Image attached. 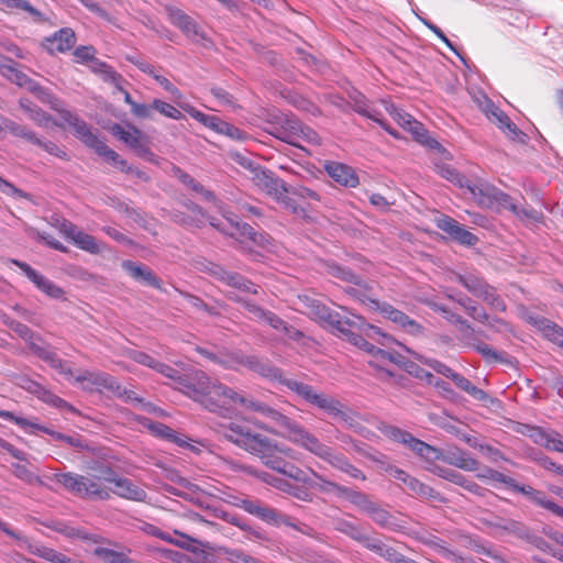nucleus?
I'll list each match as a JSON object with an SVG mask.
<instances>
[{"instance_id":"obj_9","label":"nucleus","mask_w":563,"mask_h":563,"mask_svg":"<svg viewBox=\"0 0 563 563\" xmlns=\"http://www.w3.org/2000/svg\"><path fill=\"white\" fill-rule=\"evenodd\" d=\"M263 130L285 143L297 146L296 131H300L299 120L291 113L279 110L268 112Z\"/></svg>"},{"instance_id":"obj_12","label":"nucleus","mask_w":563,"mask_h":563,"mask_svg":"<svg viewBox=\"0 0 563 563\" xmlns=\"http://www.w3.org/2000/svg\"><path fill=\"white\" fill-rule=\"evenodd\" d=\"M110 131L113 136L118 140L126 144L130 148H132L136 155L148 161H155V154L150 150V147L143 141V133L140 129L132 124H126L125 126L119 123H114Z\"/></svg>"},{"instance_id":"obj_29","label":"nucleus","mask_w":563,"mask_h":563,"mask_svg":"<svg viewBox=\"0 0 563 563\" xmlns=\"http://www.w3.org/2000/svg\"><path fill=\"white\" fill-rule=\"evenodd\" d=\"M353 285V287L345 289L346 294L360 300L362 303L367 305L372 309L378 310L382 302L372 296L373 284L361 277V283Z\"/></svg>"},{"instance_id":"obj_16","label":"nucleus","mask_w":563,"mask_h":563,"mask_svg":"<svg viewBox=\"0 0 563 563\" xmlns=\"http://www.w3.org/2000/svg\"><path fill=\"white\" fill-rule=\"evenodd\" d=\"M183 206L187 209L186 213L174 211L172 213L173 221L185 228H201L206 223L207 212L191 200L183 201Z\"/></svg>"},{"instance_id":"obj_26","label":"nucleus","mask_w":563,"mask_h":563,"mask_svg":"<svg viewBox=\"0 0 563 563\" xmlns=\"http://www.w3.org/2000/svg\"><path fill=\"white\" fill-rule=\"evenodd\" d=\"M311 474L317 481V482L310 481L309 485L311 487H316L324 493L335 492L339 496L346 498L350 503H352V500L354 499L355 495L358 492V490L352 489L350 487L340 485L335 482L329 481L314 471H311Z\"/></svg>"},{"instance_id":"obj_1","label":"nucleus","mask_w":563,"mask_h":563,"mask_svg":"<svg viewBox=\"0 0 563 563\" xmlns=\"http://www.w3.org/2000/svg\"><path fill=\"white\" fill-rule=\"evenodd\" d=\"M155 371L175 384V388L199 402L210 412L222 417H231L236 407L257 412L267 419L275 434L288 439L317 457L329 463L333 468L349 475L352 478L366 481V475L341 452L322 443L313 433L308 431L298 421L286 413L263 401L255 400L242 391H238L218 379H212L205 372L192 369L180 373L178 369L158 362Z\"/></svg>"},{"instance_id":"obj_2","label":"nucleus","mask_w":563,"mask_h":563,"mask_svg":"<svg viewBox=\"0 0 563 563\" xmlns=\"http://www.w3.org/2000/svg\"><path fill=\"white\" fill-rule=\"evenodd\" d=\"M250 371L272 382H278L294 391L298 397L312 407H316L333 418L350 423L353 418L349 411L343 410V404L334 397L318 391L309 384L297 379L285 378L282 369L255 355H246L244 366Z\"/></svg>"},{"instance_id":"obj_36","label":"nucleus","mask_w":563,"mask_h":563,"mask_svg":"<svg viewBox=\"0 0 563 563\" xmlns=\"http://www.w3.org/2000/svg\"><path fill=\"white\" fill-rule=\"evenodd\" d=\"M402 489L407 494L422 499L438 500L440 498V494L438 492L412 476L407 479Z\"/></svg>"},{"instance_id":"obj_62","label":"nucleus","mask_w":563,"mask_h":563,"mask_svg":"<svg viewBox=\"0 0 563 563\" xmlns=\"http://www.w3.org/2000/svg\"><path fill=\"white\" fill-rule=\"evenodd\" d=\"M417 358L428 365L429 367H431L433 371H435L438 374H441L450 379H452V377L454 376V374L456 372H454L451 367H449L448 365H445L444 363L438 361V360H434V358H430V357H426V356H422V355H418Z\"/></svg>"},{"instance_id":"obj_21","label":"nucleus","mask_w":563,"mask_h":563,"mask_svg":"<svg viewBox=\"0 0 563 563\" xmlns=\"http://www.w3.org/2000/svg\"><path fill=\"white\" fill-rule=\"evenodd\" d=\"M527 320L530 324H532L538 331L542 333V335L558 345L563 350V328L553 321L538 314H530L527 317Z\"/></svg>"},{"instance_id":"obj_43","label":"nucleus","mask_w":563,"mask_h":563,"mask_svg":"<svg viewBox=\"0 0 563 563\" xmlns=\"http://www.w3.org/2000/svg\"><path fill=\"white\" fill-rule=\"evenodd\" d=\"M389 351H385L376 346L372 355L373 360L368 362V365L377 372V376L382 379L394 376V373L385 366L387 363H389Z\"/></svg>"},{"instance_id":"obj_40","label":"nucleus","mask_w":563,"mask_h":563,"mask_svg":"<svg viewBox=\"0 0 563 563\" xmlns=\"http://www.w3.org/2000/svg\"><path fill=\"white\" fill-rule=\"evenodd\" d=\"M510 489L514 492L520 493L525 495L530 501L536 505L547 509L551 499L547 498L545 494L541 490H538L529 485H520L512 478V484L509 485Z\"/></svg>"},{"instance_id":"obj_37","label":"nucleus","mask_w":563,"mask_h":563,"mask_svg":"<svg viewBox=\"0 0 563 563\" xmlns=\"http://www.w3.org/2000/svg\"><path fill=\"white\" fill-rule=\"evenodd\" d=\"M173 175L178 178L179 181H181L185 186L201 195L205 200L210 202L216 201V196L212 191L206 189L199 181H197L194 177H191L179 167H173Z\"/></svg>"},{"instance_id":"obj_64","label":"nucleus","mask_w":563,"mask_h":563,"mask_svg":"<svg viewBox=\"0 0 563 563\" xmlns=\"http://www.w3.org/2000/svg\"><path fill=\"white\" fill-rule=\"evenodd\" d=\"M434 221L437 227L451 238H453L455 231L460 228V223L456 220L445 214H439Z\"/></svg>"},{"instance_id":"obj_57","label":"nucleus","mask_w":563,"mask_h":563,"mask_svg":"<svg viewBox=\"0 0 563 563\" xmlns=\"http://www.w3.org/2000/svg\"><path fill=\"white\" fill-rule=\"evenodd\" d=\"M93 553L107 563H134L124 553L117 552L107 548L98 547L95 549Z\"/></svg>"},{"instance_id":"obj_5","label":"nucleus","mask_w":563,"mask_h":563,"mask_svg":"<svg viewBox=\"0 0 563 563\" xmlns=\"http://www.w3.org/2000/svg\"><path fill=\"white\" fill-rule=\"evenodd\" d=\"M316 308L317 316L321 320H324L333 330H336L346 340L350 339V333H353L354 329H357L364 331L371 339L382 336L386 341H391V338L382 333L379 328L368 324L361 316L352 314V318H343L340 313L330 311L324 306L318 305Z\"/></svg>"},{"instance_id":"obj_35","label":"nucleus","mask_w":563,"mask_h":563,"mask_svg":"<svg viewBox=\"0 0 563 563\" xmlns=\"http://www.w3.org/2000/svg\"><path fill=\"white\" fill-rule=\"evenodd\" d=\"M111 497V489L100 483L97 477L85 476L81 498L93 500H108Z\"/></svg>"},{"instance_id":"obj_7","label":"nucleus","mask_w":563,"mask_h":563,"mask_svg":"<svg viewBox=\"0 0 563 563\" xmlns=\"http://www.w3.org/2000/svg\"><path fill=\"white\" fill-rule=\"evenodd\" d=\"M76 382L80 383L84 389L90 391H101L104 389L128 401L141 400L135 396L134 391L122 387L113 376L103 372L84 371L76 376Z\"/></svg>"},{"instance_id":"obj_33","label":"nucleus","mask_w":563,"mask_h":563,"mask_svg":"<svg viewBox=\"0 0 563 563\" xmlns=\"http://www.w3.org/2000/svg\"><path fill=\"white\" fill-rule=\"evenodd\" d=\"M441 476L443 478H446L450 482L463 487L464 489H466L467 492H470L476 496L485 497L486 494L488 493V490L486 488H484V487L479 486L478 484H476L475 482L466 478L463 474H461L454 470L442 471Z\"/></svg>"},{"instance_id":"obj_63","label":"nucleus","mask_w":563,"mask_h":563,"mask_svg":"<svg viewBox=\"0 0 563 563\" xmlns=\"http://www.w3.org/2000/svg\"><path fill=\"white\" fill-rule=\"evenodd\" d=\"M153 108L166 118L174 120H181L184 118L183 113L177 108L159 99L153 100Z\"/></svg>"},{"instance_id":"obj_31","label":"nucleus","mask_w":563,"mask_h":563,"mask_svg":"<svg viewBox=\"0 0 563 563\" xmlns=\"http://www.w3.org/2000/svg\"><path fill=\"white\" fill-rule=\"evenodd\" d=\"M60 484L66 490L73 495L80 497L82 496V487L85 485V476L76 473H55L48 477Z\"/></svg>"},{"instance_id":"obj_44","label":"nucleus","mask_w":563,"mask_h":563,"mask_svg":"<svg viewBox=\"0 0 563 563\" xmlns=\"http://www.w3.org/2000/svg\"><path fill=\"white\" fill-rule=\"evenodd\" d=\"M536 442L555 452H563V440L556 432H545L540 428L534 429Z\"/></svg>"},{"instance_id":"obj_50","label":"nucleus","mask_w":563,"mask_h":563,"mask_svg":"<svg viewBox=\"0 0 563 563\" xmlns=\"http://www.w3.org/2000/svg\"><path fill=\"white\" fill-rule=\"evenodd\" d=\"M40 358L47 363L52 368L58 371L62 375L71 376V371L68 364L60 360L54 351L46 347Z\"/></svg>"},{"instance_id":"obj_22","label":"nucleus","mask_w":563,"mask_h":563,"mask_svg":"<svg viewBox=\"0 0 563 563\" xmlns=\"http://www.w3.org/2000/svg\"><path fill=\"white\" fill-rule=\"evenodd\" d=\"M122 268L136 282L162 290V282L155 273L144 264L133 261H123Z\"/></svg>"},{"instance_id":"obj_13","label":"nucleus","mask_w":563,"mask_h":563,"mask_svg":"<svg viewBox=\"0 0 563 563\" xmlns=\"http://www.w3.org/2000/svg\"><path fill=\"white\" fill-rule=\"evenodd\" d=\"M360 510L365 512L376 525L393 531H398L402 527L397 523L396 519L378 504L373 501L368 495L357 492L352 503Z\"/></svg>"},{"instance_id":"obj_54","label":"nucleus","mask_w":563,"mask_h":563,"mask_svg":"<svg viewBox=\"0 0 563 563\" xmlns=\"http://www.w3.org/2000/svg\"><path fill=\"white\" fill-rule=\"evenodd\" d=\"M13 474L29 485L46 486L44 481L24 464H13Z\"/></svg>"},{"instance_id":"obj_10","label":"nucleus","mask_w":563,"mask_h":563,"mask_svg":"<svg viewBox=\"0 0 563 563\" xmlns=\"http://www.w3.org/2000/svg\"><path fill=\"white\" fill-rule=\"evenodd\" d=\"M218 432L251 454L261 446V441L264 438L263 434L253 432L247 426L233 421L221 423Z\"/></svg>"},{"instance_id":"obj_58","label":"nucleus","mask_w":563,"mask_h":563,"mask_svg":"<svg viewBox=\"0 0 563 563\" xmlns=\"http://www.w3.org/2000/svg\"><path fill=\"white\" fill-rule=\"evenodd\" d=\"M477 478L479 479H488L496 483L505 484L507 487H509L510 484H512V477L507 476L494 468L490 467H484L482 468L477 474Z\"/></svg>"},{"instance_id":"obj_55","label":"nucleus","mask_w":563,"mask_h":563,"mask_svg":"<svg viewBox=\"0 0 563 563\" xmlns=\"http://www.w3.org/2000/svg\"><path fill=\"white\" fill-rule=\"evenodd\" d=\"M223 554L225 560L230 563H265L241 549L224 548Z\"/></svg>"},{"instance_id":"obj_15","label":"nucleus","mask_w":563,"mask_h":563,"mask_svg":"<svg viewBox=\"0 0 563 563\" xmlns=\"http://www.w3.org/2000/svg\"><path fill=\"white\" fill-rule=\"evenodd\" d=\"M202 271L208 273L217 280L242 292L257 295L260 291L258 285L252 283L250 279L239 273L227 271L219 264L208 262L203 265Z\"/></svg>"},{"instance_id":"obj_38","label":"nucleus","mask_w":563,"mask_h":563,"mask_svg":"<svg viewBox=\"0 0 563 563\" xmlns=\"http://www.w3.org/2000/svg\"><path fill=\"white\" fill-rule=\"evenodd\" d=\"M246 355L241 351H231L228 349H219L217 364L224 369L239 371L244 366Z\"/></svg>"},{"instance_id":"obj_25","label":"nucleus","mask_w":563,"mask_h":563,"mask_svg":"<svg viewBox=\"0 0 563 563\" xmlns=\"http://www.w3.org/2000/svg\"><path fill=\"white\" fill-rule=\"evenodd\" d=\"M334 529L349 537L350 539L354 540L355 542L362 544L365 549L367 548V544H369L371 540L373 539L372 536H368L364 532V529L362 526H360L356 522L346 520L344 518H336L333 521Z\"/></svg>"},{"instance_id":"obj_23","label":"nucleus","mask_w":563,"mask_h":563,"mask_svg":"<svg viewBox=\"0 0 563 563\" xmlns=\"http://www.w3.org/2000/svg\"><path fill=\"white\" fill-rule=\"evenodd\" d=\"M324 169L328 175L341 186L355 188L360 183L355 170L345 164L325 162Z\"/></svg>"},{"instance_id":"obj_18","label":"nucleus","mask_w":563,"mask_h":563,"mask_svg":"<svg viewBox=\"0 0 563 563\" xmlns=\"http://www.w3.org/2000/svg\"><path fill=\"white\" fill-rule=\"evenodd\" d=\"M60 118L65 123L74 129L75 136L81 140L92 150H95V147L101 142V140H99L98 136L92 132L90 126L71 111H62Z\"/></svg>"},{"instance_id":"obj_34","label":"nucleus","mask_w":563,"mask_h":563,"mask_svg":"<svg viewBox=\"0 0 563 563\" xmlns=\"http://www.w3.org/2000/svg\"><path fill=\"white\" fill-rule=\"evenodd\" d=\"M19 106L22 110L25 111L29 119L41 128H47L53 122V118L51 114L42 110L38 106L33 103L29 99H20Z\"/></svg>"},{"instance_id":"obj_39","label":"nucleus","mask_w":563,"mask_h":563,"mask_svg":"<svg viewBox=\"0 0 563 563\" xmlns=\"http://www.w3.org/2000/svg\"><path fill=\"white\" fill-rule=\"evenodd\" d=\"M366 549L384 558L389 563H401L405 558V555L399 553L396 549L385 544L382 540L375 537H373Z\"/></svg>"},{"instance_id":"obj_32","label":"nucleus","mask_w":563,"mask_h":563,"mask_svg":"<svg viewBox=\"0 0 563 563\" xmlns=\"http://www.w3.org/2000/svg\"><path fill=\"white\" fill-rule=\"evenodd\" d=\"M258 184L276 200L283 198L284 194L287 191L285 187V183L276 177L272 172L262 170L256 174Z\"/></svg>"},{"instance_id":"obj_52","label":"nucleus","mask_w":563,"mask_h":563,"mask_svg":"<svg viewBox=\"0 0 563 563\" xmlns=\"http://www.w3.org/2000/svg\"><path fill=\"white\" fill-rule=\"evenodd\" d=\"M327 272L329 275L339 278L343 282L350 283V284H358L361 283V277L356 274H354L349 268L341 266L336 263H330L327 265Z\"/></svg>"},{"instance_id":"obj_47","label":"nucleus","mask_w":563,"mask_h":563,"mask_svg":"<svg viewBox=\"0 0 563 563\" xmlns=\"http://www.w3.org/2000/svg\"><path fill=\"white\" fill-rule=\"evenodd\" d=\"M435 172L443 178L448 179L449 181L457 185L460 188H465L467 185L468 178L464 175H461L454 167H452L449 164H437L435 165Z\"/></svg>"},{"instance_id":"obj_24","label":"nucleus","mask_w":563,"mask_h":563,"mask_svg":"<svg viewBox=\"0 0 563 563\" xmlns=\"http://www.w3.org/2000/svg\"><path fill=\"white\" fill-rule=\"evenodd\" d=\"M350 100L352 102V108L355 112L377 122L389 134L397 136L396 132L393 129H390L389 125L383 119L379 118L380 113L376 110L371 109L364 95H362L358 91H353L350 93Z\"/></svg>"},{"instance_id":"obj_6","label":"nucleus","mask_w":563,"mask_h":563,"mask_svg":"<svg viewBox=\"0 0 563 563\" xmlns=\"http://www.w3.org/2000/svg\"><path fill=\"white\" fill-rule=\"evenodd\" d=\"M455 280L461 284L468 292L477 297L492 309L505 312L507 305L499 296L496 288L489 285L483 276L474 272H466L464 274H455Z\"/></svg>"},{"instance_id":"obj_4","label":"nucleus","mask_w":563,"mask_h":563,"mask_svg":"<svg viewBox=\"0 0 563 563\" xmlns=\"http://www.w3.org/2000/svg\"><path fill=\"white\" fill-rule=\"evenodd\" d=\"M478 206L508 209L519 217L534 218V211L518 208L512 198L484 179H468L465 188Z\"/></svg>"},{"instance_id":"obj_41","label":"nucleus","mask_w":563,"mask_h":563,"mask_svg":"<svg viewBox=\"0 0 563 563\" xmlns=\"http://www.w3.org/2000/svg\"><path fill=\"white\" fill-rule=\"evenodd\" d=\"M483 100L479 101L481 109L485 112L487 118L497 124L499 129H504L509 122L510 118L500 110L495 103L488 99L486 96L482 97Z\"/></svg>"},{"instance_id":"obj_60","label":"nucleus","mask_w":563,"mask_h":563,"mask_svg":"<svg viewBox=\"0 0 563 563\" xmlns=\"http://www.w3.org/2000/svg\"><path fill=\"white\" fill-rule=\"evenodd\" d=\"M261 321H264L268 323L273 329L283 331L285 334L292 338V328L289 327L282 318H279L277 314H275L272 311L266 310L265 317L261 319Z\"/></svg>"},{"instance_id":"obj_46","label":"nucleus","mask_w":563,"mask_h":563,"mask_svg":"<svg viewBox=\"0 0 563 563\" xmlns=\"http://www.w3.org/2000/svg\"><path fill=\"white\" fill-rule=\"evenodd\" d=\"M27 427H32L34 429L41 430V431L49 434L54 440L65 442L68 445L73 446L79 451L86 449V446H87L84 444L82 440L79 437H70V435L51 430L45 427H41V426L32 423V422H30V424Z\"/></svg>"},{"instance_id":"obj_49","label":"nucleus","mask_w":563,"mask_h":563,"mask_svg":"<svg viewBox=\"0 0 563 563\" xmlns=\"http://www.w3.org/2000/svg\"><path fill=\"white\" fill-rule=\"evenodd\" d=\"M452 380L460 389L464 390L475 399L482 401L487 399V394L483 389L473 385L466 377L462 376L461 374L455 373L452 377Z\"/></svg>"},{"instance_id":"obj_61","label":"nucleus","mask_w":563,"mask_h":563,"mask_svg":"<svg viewBox=\"0 0 563 563\" xmlns=\"http://www.w3.org/2000/svg\"><path fill=\"white\" fill-rule=\"evenodd\" d=\"M7 8L19 9L29 12L35 21H42L43 14L35 9L27 0H3Z\"/></svg>"},{"instance_id":"obj_20","label":"nucleus","mask_w":563,"mask_h":563,"mask_svg":"<svg viewBox=\"0 0 563 563\" xmlns=\"http://www.w3.org/2000/svg\"><path fill=\"white\" fill-rule=\"evenodd\" d=\"M75 44L76 34L70 27H63L43 41V47L52 55L65 53L71 49Z\"/></svg>"},{"instance_id":"obj_8","label":"nucleus","mask_w":563,"mask_h":563,"mask_svg":"<svg viewBox=\"0 0 563 563\" xmlns=\"http://www.w3.org/2000/svg\"><path fill=\"white\" fill-rule=\"evenodd\" d=\"M379 431L389 440L405 445L419 457L428 462L439 460L441 456V451L439 449L426 443L420 439H417L410 432L399 427L393 424H383L379 427Z\"/></svg>"},{"instance_id":"obj_56","label":"nucleus","mask_w":563,"mask_h":563,"mask_svg":"<svg viewBox=\"0 0 563 563\" xmlns=\"http://www.w3.org/2000/svg\"><path fill=\"white\" fill-rule=\"evenodd\" d=\"M228 298L231 301H234V302L243 306L244 309L252 316L253 319L261 320L263 317H265L266 310L263 309L262 307H260L258 305H256L255 302H253L246 298H243L239 295H235V294L229 295Z\"/></svg>"},{"instance_id":"obj_11","label":"nucleus","mask_w":563,"mask_h":563,"mask_svg":"<svg viewBox=\"0 0 563 563\" xmlns=\"http://www.w3.org/2000/svg\"><path fill=\"white\" fill-rule=\"evenodd\" d=\"M461 331V341L468 347L474 349L488 363H509V356L505 352H499L490 345L484 343L476 336L473 325L464 318V323L459 324Z\"/></svg>"},{"instance_id":"obj_42","label":"nucleus","mask_w":563,"mask_h":563,"mask_svg":"<svg viewBox=\"0 0 563 563\" xmlns=\"http://www.w3.org/2000/svg\"><path fill=\"white\" fill-rule=\"evenodd\" d=\"M489 527L512 533L519 538H530V530L520 521L498 518L488 522Z\"/></svg>"},{"instance_id":"obj_30","label":"nucleus","mask_w":563,"mask_h":563,"mask_svg":"<svg viewBox=\"0 0 563 563\" xmlns=\"http://www.w3.org/2000/svg\"><path fill=\"white\" fill-rule=\"evenodd\" d=\"M2 129L4 132L10 133L14 137L21 139L30 144H40V136L36 132L30 129L27 125L20 124L10 119H2Z\"/></svg>"},{"instance_id":"obj_14","label":"nucleus","mask_w":563,"mask_h":563,"mask_svg":"<svg viewBox=\"0 0 563 563\" xmlns=\"http://www.w3.org/2000/svg\"><path fill=\"white\" fill-rule=\"evenodd\" d=\"M252 454L258 456L263 463L278 473L287 464V461L282 456L294 457V450L286 445H278L276 442L264 435L261 441V446L256 448Z\"/></svg>"},{"instance_id":"obj_28","label":"nucleus","mask_w":563,"mask_h":563,"mask_svg":"<svg viewBox=\"0 0 563 563\" xmlns=\"http://www.w3.org/2000/svg\"><path fill=\"white\" fill-rule=\"evenodd\" d=\"M231 227L235 229L236 232H230V235L239 234L241 236L250 239L256 245L265 247L269 243V235L264 232H256L253 227L247 223L238 221L236 217H227Z\"/></svg>"},{"instance_id":"obj_53","label":"nucleus","mask_w":563,"mask_h":563,"mask_svg":"<svg viewBox=\"0 0 563 563\" xmlns=\"http://www.w3.org/2000/svg\"><path fill=\"white\" fill-rule=\"evenodd\" d=\"M452 464L464 471L474 472L478 470V461L465 451H456L452 453Z\"/></svg>"},{"instance_id":"obj_51","label":"nucleus","mask_w":563,"mask_h":563,"mask_svg":"<svg viewBox=\"0 0 563 563\" xmlns=\"http://www.w3.org/2000/svg\"><path fill=\"white\" fill-rule=\"evenodd\" d=\"M327 272L329 275L339 278L343 282L350 283V284H358L361 283V277L356 274H354L349 268L341 266L336 263H330L327 265Z\"/></svg>"},{"instance_id":"obj_19","label":"nucleus","mask_w":563,"mask_h":563,"mask_svg":"<svg viewBox=\"0 0 563 563\" xmlns=\"http://www.w3.org/2000/svg\"><path fill=\"white\" fill-rule=\"evenodd\" d=\"M170 22L179 27L181 32L195 42H200L206 38L203 32L199 29L198 24L183 10L177 8L168 9Z\"/></svg>"},{"instance_id":"obj_3","label":"nucleus","mask_w":563,"mask_h":563,"mask_svg":"<svg viewBox=\"0 0 563 563\" xmlns=\"http://www.w3.org/2000/svg\"><path fill=\"white\" fill-rule=\"evenodd\" d=\"M211 495L223 503L243 509L245 512L261 519L269 525L287 523L279 515V511L267 506L256 498H252L246 494L236 492L230 487H214Z\"/></svg>"},{"instance_id":"obj_27","label":"nucleus","mask_w":563,"mask_h":563,"mask_svg":"<svg viewBox=\"0 0 563 563\" xmlns=\"http://www.w3.org/2000/svg\"><path fill=\"white\" fill-rule=\"evenodd\" d=\"M111 494H115L121 498L133 501H144L147 497V494L143 488L135 485L131 479L126 477H120L115 482L114 488L111 489Z\"/></svg>"},{"instance_id":"obj_45","label":"nucleus","mask_w":563,"mask_h":563,"mask_svg":"<svg viewBox=\"0 0 563 563\" xmlns=\"http://www.w3.org/2000/svg\"><path fill=\"white\" fill-rule=\"evenodd\" d=\"M10 262L16 265L41 291H43L44 288L52 282L44 275L40 274L34 268H32L25 262H21L19 260H10Z\"/></svg>"},{"instance_id":"obj_59","label":"nucleus","mask_w":563,"mask_h":563,"mask_svg":"<svg viewBox=\"0 0 563 563\" xmlns=\"http://www.w3.org/2000/svg\"><path fill=\"white\" fill-rule=\"evenodd\" d=\"M89 468L93 472H97L99 476L98 479H103L107 483L115 484V482L120 478V476L117 474V472L108 465H104L100 462L92 463Z\"/></svg>"},{"instance_id":"obj_17","label":"nucleus","mask_w":563,"mask_h":563,"mask_svg":"<svg viewBox=\"0 0 563 563\" xmlns=\"http://www.w3.org/2000/svg\"><path fill=\"white\" fill-rule=\"evenodd\" d=\"M378 311L384 318L390 320L411 335H420L423 332V327L420 323L387 302H382Z\"/></svg>"},{"instance_id":"obj_48","label":"nucleus","mask_w":563,"mask_h":563,"mask_svg":"<svg viewBox=\"0 0 563 563\" xmlns=\"http://www.w3.org/2000/svg\"><path fill=\"white\" fill-rule=\"evenodd\" d=\"M71 241L77 247L88 253L98 254L101 251L97 240L92 235L85 233L79 229L77 230Z\"/></svg>"}]
</instances>
